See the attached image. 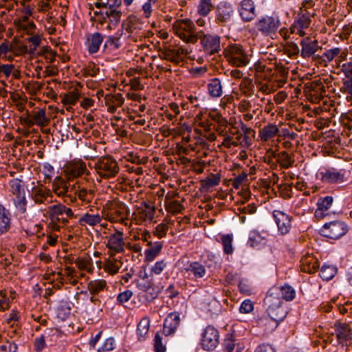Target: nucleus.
Segmentation results:
<instances>
[{
	"label": "nucleus",
	"mask_w": 352,
	"mask_h": 352,
	"mask_svg": "<svg viewBox=\"0 0 352 352\" xmlns=\"http://www.w3.org/2000/svg\"><path fill=\"white\" fill-rule=\"evenodd\" d=\"M333 334H336L339 344H347L352 340L351 329L346 323H336Z\"/></svg>",
	"instance_id": "17"
},
{
	"label": "nucleus",
	"mask_w": 352,
	"mask_h": 352,
	"mask_svg": "<svg viewBox=\"0 0 352 352\" xmlns=\"http://www.w3.org/2000/svg\"><path fill=\"white\" fill-rule=\"evenodd\" d=\"M190 268L195 276L197 277L201 278L206 274L204 266L197 262L191 263Z\"/></svg>",
	"instance_id": "58"
},
{
	"label": "nucleus",
	"mask_w": 352,
	"mask_h": 352,
	"mask_svg": "<svg viewBox=\"0 0 352 352\" xmlns=\"http://www.w3.org/2000/svg\"><path fill=\"white\" fill-rule=\"evenodd\" d=\"M284 54L289 57L297 56L300 54V49L298 45L294 41H287L283 47Z\"/></svg>",
	"instance_id": "48"
},
{
	"label": "nucleus",
	"mask_w": 352,
	"mask_h": 352,
	"mask_svg": "<svg viewBox=\"0 0 352 352\" xmlns=\"http://www.w3.org/2000/svg\"><path fill=\"white\" fill-rule=\"evenodd\" d=\"M122 265V263L120 260L109 258L107 259L104 265V270L111 275L117 274Z\"/></svg>",
	"instance_id": "34"
},
{
	"label": "nucleus",
	"mask_w": 352,
	"mask_h": 352,
	"mask_svg": "<svg viewBox=\"0 0 352 352\" xmlns=\"http://www.w3.org/2000/svg\"><path fill=\"white\" fill-rule=\"evenodd\" d=\"M341 51L342 50L340 47H335L326 50L324 52V56L326 60V63H327L329 62L332 61L336 56H338L340 54Z\"/></svg>",
	"instance_id": "59"
},
{
	"label": "nucleus",
	"mask_w": 352,
	"mask_h": 352,
	"mask_svg": "<svg viewBox=\"0 0 352 352\" xmlns=\"http://www.w3.org/2000/svg\"><path fill=\"white\" fill-rule=\"evenodd\" d=\"M349 232V226L343 221L335 220L324 223L320 230L324 237L338 240Z\"/></svg>",
	"instance_id": "4"
},
{
	"label": "nucleus",
	"mask_w": 352,
	"mask_h": 352,
	"mask_svg": "<svg viewBox=\"0 0 352 352\" xmlns=\"http://www.w3.org/2000/svg\"><path fill=\"white\" fill-rule=\"evenodd\" d=\"M12 228L11 211L0 203V236L6 234Z\"/></svg>",
	"instance_id": "18"
},
{
	"label": "nucleus",
	"mask_w": 352,
	"mask_h": 352,
	"mask_svg": "<svg viewBox=\"0 0 352 352\" xmlns=\"http://www.w3.org/2000/svg\"><path fill=\"white\" fill-rule=\"evenodd\" d=\"M254 310V304L249 300H245L241 305L239 311L242 314H250Z\"/></svg>",
	"instance_id": "62"
},
{
	"label": "nucleus",
	"mask_w": 352,
	"mask_h": 352,
	"mask_svg": "<svg viewBox=\"0 0 352 352\" xmlns=\"http://www.w3.org/2000/svg\"><path fill=\"white\" fill-rule=\"evenodd\" d=\"M222 244L223 246V251L226 254H230L233 252L232 248V235L226 234L223 235L221 238Z\"/></svg>",
	"instance_id": "54"
},
{
	"label": "nucleus",
	"mask_w": 352,
	"mask_h": 352,
	"mask_svg": "<svg viewBox=\"0 0 352 352\" xmlns=\"http://www.w3.org/2000/svg\"><path fill=\"white\" fill-rule=\"evenodd\" d=\"M102 219L98 214H91L89 213L84 214L78 220V223L81 226H85L86 224L94 226L100 223Z\"/></svg>",
	"instance_id": "35"
},
{
	"label": "nucleus",
	"mask_w": 352,
	"mask_h": 352,
	"mask_svg": "<svg viewBox=\"0 0 352 352\" xmlns=\"http://www.w3.org/2000/svg\"><path fill=\"white\" fill-rule=\"evenodd\" d=\"M273 218L278 228V232L281 235L289 233L292 228V217L280 210H274Z\"/></svg>",
	"instance_id": "13"
},
{
	"label": "nucleus",
	"mask_w": 352,
	"mask_h": 352,
	"mask_svg": "<svg viewBox=\"0 0 352 352\" xmlns=\"http://www.w3.org/2000/svg\"><path fill=\"white\" fill-rule=\"evenodd\" d=\"M71 307L66 301H61L56 309V314L62 320L67 319L71 314Z\"/></svg>",
	"instance_id": "42"
},
{
	"label": "nucleus",
	"mask_w": 352,
	"mask_h": 352,
	"mask_svg": "<svg viewBox=\"0 0 352 352\" xmlns=\"http://www.w3.org/2000/svg\"><path fill=\"white\" fill-rule=\"evenodd\" d=\"M107 248L109 250L114 252L120 253L124 251V245L123 232L120 230H116L114 233L110 234L106 237Z\"/></svg>",
	"instance_id": "14"
},
{
	"label": "nucleus",
	"mask_w": 352,
	"mask_h": 352,
	"mask_svg": "<svg viewBox=\"0 0 352 352\" xmlns=\"http://www.w3.org/2000/svg\"><path fill=\"white\" fill-rule=\"evenodd\" d=\"M162 249L160 243H157L145 250V258L147 261H153Z\"/></svg>",
	"instance_id": "53"
},
{
	"label": "nucleus",
	"mask_w": 352,
	"mask_h": 352,
	"mask_svg": "<svg viewBox=\"0 0 352 352\" xmlns=\"http://www.w3.org/2000/svg\"><path fill=\"white\" fill-rule=\"evenodd\" d=\"M277 289L278 295L281 294V300L285 299L287 301L292 300L295 298L296 292L294 289L290 285H284L280 288L274 287Z\"/></svg>",
	"instance_id": "41"
},
{
	"label": "nucleus",
	"mask_w": 352,
	"mask_h": 352,
	"mask_svg": "<svg viewBox=\"0 0 352 352\" xmlns=\"http://www.w3.org/2000/svg\"><path fill=\"white\" fill-rule=\"evenodd\" d=\"M153 349L155 352H165L166 344L160 332H157L153 339Z\"/></svg>",
	"instance_id": "50"
},
{
	"label": "nucleus",
	"mask_w": 352,
	"mask_h": 352,
	"mask_svg": "<svg viewBox=\"0 0 352 352\" xmlns=\"http://www.w3.org/2000/svg\"><path fill=\"white\" fill-rule=\"evenodd\" d=\"M11 192L15 197L25 195L23 181L19 179H13L10 182Z\"/></svg>",
	"instance_id": "45"
},
{
	"label": "nucleus",
	"mask_w": 352,
	"mask_h": 352,
	"mask_svg": "<svg viewBox=\"0 0 352 352\" xmlns=\"http://www.w3.org/2000/svg\"><path fill=\"white\" fill-rule=\"evenodd\" d=\"M95 192L93 189L87 190L85 188H80L78 190L74 192V195H77L78 198L83 202L90 203L94 197Z\"/></svg>",
	"instance_id": "40"
},
{
	"label": "nucleus",
	"mask_w": 352,
	"mask_h": 352,
	"mask_svg": "<svg viewBox=\"0 0 352 352\" xmlns=\"http://www.w3.org/2000/svg\"><path fill=\"white\" fill-rule=\"evenodd\" d=\"M345 170L334 167L324 168L320 172V180L327 184H342L346 182Z\"/></svg>",
	"instance_id": "8"
},
{
	"label": "nucleus",
	"mask_w": 352,
	"mask_h": 352,
	"mask_svg": "<svg viewBox=\"0 0 352 352\" xmlns=\"http://www.w3.org/2000/svg\"><path fill=\"white\" fill-rule=\"evenodd\" d=\"M170 189L162 188L159 192V195L165 196L164 200V206L167 212V215L164 222L157 226V230L166 234H173L175 231L174 221L170 215L175 217L176 214V188L174 184L168 183L167 184Z\"/></svg>",
	"instance_id": "1"
},
{
	"label": "nucleus",
	"mask_w": 352,
	"mask_h": 352,
	"mask_svg": "<svg viewBox=\"0 0 352 352\" xmlns=\"http://www.w3.org/2000/svg\"><path fill=\"white\" fill-rule=\"evenodd\" d=\"M18 346L14 341L10 342L7 340L6 344L0 346V352H16Z\"/></svg>",
	"instance_id": "61"
},
{
	"label": "nucleus",
	"mask_w": 352,
	"mask_h": 352,
	"mask_svg": "<svg viewBox=\"0 0 352 352\" xmlns=\"http://www.w3.org/2000/svg\"><path fill=\"white\" fill-rule=\"evenodd\" d=\"M32 118L36 124L40 126H47L50 121L46 116L45 109H39L37 111L33 112Z\"/></svg>",
	"instance_id": "44"
},
{
	"label": "nucleus",
	"mask_w": 352,
	"mask_h": 352,
	"mask_svg": "<svg viewBox=\"0 0 352 352\" xmlns=\"http://www.w3.org/2000/svg\"><path fill=\"white\" fill-rule=\"evenodd\" d=\"M219 342V331L212 326H208L205 329L201 338L202 348L206 351L214 350Z\"/></svg>",
	"instance_id": "11"
},
{
	"label": "nucleus",
	"mask_w": 352,
	"mask_h": 352,
	"mask_svg": "<svg viewBox=\"0 0 352 352\" xmlns=\"http://www.w3.org/2000/svg\"><path fill=\"white\" fill-rule=\"evenodd\" d=\"M308 1H305L302 3V8H300V11L296 17L294 24V28H308L311 24V18L314 16V13H311L307 9H304L303 8L305 6L306 3H307Z\"/></svg>",
	"instance_id": "20"
},
{
	"label": "nucleus",
	"mask_w": 352,
	"mask_h": 352,
	"mask_svg": "<svg viewBox=\"0 0 352 352\" xmlns=\"http://www.w3.org/2000/svg\"><path fill=\"white\" fill-rule=\"evenodd\" d=\"M176 330V314L171 312L164 322L163 334L165 336L174 335Z\"/></svg>",
	"instance_id": "30"
},
{
	"label": "nucleus",
	"mask_w": 352,
	"mask_h": 352,
	"mask_svg": "<svg viewBox=\"0 0 352 352\" xmlns=\"http://www.w3.org/2000/svg\"><path fill=\"white\" fill-rule=\"evenodd\" d=\"M336 273V267L331 265H324L320 269V276L323 280H329L334 277Z\"/></svg>",
	"instance_id": "43"
},
{
	"label": "nucleus",
	"mask_w": 352,
	"mask_h": 352,
	"mask_svg": "<svg viewBox=\"0 0 352 352\" xmlns=\"http://www.w3.org/2000/svg\"><path fill=\"white\" fill-rule=\"evenodd\" d=\"M98 174L104 178L113 177L118 173V166L112 157H103L96 164Z\"/></svg>",
	"instance_id": "9"
},
{
	"label": "nucleus",
	"mask_w": 352,
	"mask_h": 352,
	"mask_svg": "<svg viewBox=\"0 0 352 352\" xmlns=\"http://www.w3.org/2000/svg\"><path fill=\"white\" fill-rule=\"evenodd\" d=\"M104 36L100 32L91 34L87 38L86 45L90 54L97 53L103 42Z\"/></svg>",
	"instance_id": "25"
},
{
	"label": "nucleus",
	"mask_w": 352,
	"mask_h": 352,
	"mask_svg": "<svg viewBox=\"0 0 352 352\" xmlns=\"http://www.w3.org/2000/svg\"><path fill=\"white\" fill-rule=\"evenodd\" d=\"M121 46L120 38L119 36H108L102 46L104 53L110 54L111 52L119 49Z\"/></svg>",
	"instance_id": "28"
},
{
	"label": "nucleus",
	"mask_w": 352,
	"mask_h": 352,
	"mask_svg": "<svg viewBox=\"0 0 352 352\" xmlns=\"http://www.w3.org/2000/svg\"><path fill=\"white\" fill-rule=\"evenodd\" d=\"M183 116L181 117L180 121H182ZM192 120L184 121V122H177V138H182V143L177 142V164H186L190 160L184 156H179L182 153L188 154L192 151V148L190 145L186 146L185 143L188 142L190 139Z\"/></svg>",
	"instance_id": "3"
},
{
	"label": "nucleus",
	"mask_w": 352,
	"mask_h": 352,
	"mask_svg": "<svg viewBox=\"0 0 352 352\" xmlns=\"http://www.w3.org/2000/svg\"><path fill=\"white\" fill-rule=\"evenodd\" d=\"M29 196L36 204L50 203L52 200L48 201L47 199L53 197L52 190L40 182H38L37 185L32 188L31 190L29 191Z\"/></svg>",
	"instance_id": "12"
},
{
	"label": "nucleus",
	"mask_w": 352,
	"mask_h": 352,
	"mask_svg": "<svg viewBox=\"0 0 352 352\" xmlns=\"http://www.w3.org/2000/svg\"><path fill=\"white\" fill-rule=\"evenodd\" d=\"M243 21H250L256 16L255 6L252 0H243L239 10Z\"/></svg>",
	"instance_id": "22"
},
{
	"label": "nucleus",
	"mask_w": 352,
	"mask_h": 352,
	"mask_svg": "<svg viewBox=\"0 0 352 352\" xmlns=\"http://www.w3.org/2000/svg\"><path fill=\"white\" fill-rule=\"evenodd\" d=\"M233 9L230 4L226 2L220 3L216 8V23L221 25H225L230 21Z\"/></svg>",
	"instance_id": "15"
},
{
	"label": "nucleus",
	"mask_w": 352,
	"mask_h": 352,
	"mask_svg": "<svg viewBox=\"0 0 352 352\" xmlns=\"http://www.w3.org/2000/svg\"><path fill=\"white\" fill-rule=\"evenodd\" d=\"M38 56H43L47 62L53 63L55 60L56 53L51 51L48 47H43L38 52Z\"/></svg>",
	"instance_id": "57"
},
{
	"label": "nucleus",
	"mask_w": 352,
	"mask_h": 352,
	"mask_svg": "<svg viewBox=\"0 0 352 352\" xmlns=\"http://www.w3.org/2000/svg\"><path fill=\"white\" fill-rule=\"evenodd\" d=\"M122 12L120 10H105V20L108 19L111 25H117L120 21Z\"/></svg>",
	"instance_id": "46"
},
{
	"label": "nucleus",
	"mask_w": 352,
	"mask_h": 352,
	"mask_svg": "<svg viewBox=\"0 0 352 352\" xmlns=\"http://www.w3.org/2000/svg\"><path fill=\"white\" fill-rule=\"evenodd\" d=\"M318 260L311 254L305 255L300 260V269L302 272L313 274L319 269Z\"/></svg>",
	"instance_id": "23"
},
{
	"label": "nucleus",
	"mask_w": 352,
	"mask_h": 352,
	"mask_svg": "<svg viewBox=\"0 0 352 352\" xmlns=\"http://www.w3.org/2000/svg\"><path fill=\"white\" fill-rule=\"evenodd\" d=\"M87 288L90 294L96 296L107 288V283L102 279L91 280L87 285Z\"/></svg>",
	"instance_id": "33"
},
{
	"label": "nucleus",
	"mask_w": 352,
	"mask_h": 352,
	"mask_svg": "<svg viewBox=\"0 0 352 352\" xmlns=\"http://www.w3.org/2000/svg\"><path fill=\"white\" fill-rule=\"evenodd\" d=\"M281 25L279 17L276 15H265L256 22L257 30L265 36H272L276 33Z\"/></svg>",
	"instance_id": "6"
},
{
	"label": "nucleus",
	"mask_w": 352,
	"mask_h": 352,
	"mask_svg": "<svg viewBox=\"0 0 352 352\" xmlns=\"http://www.w3.org/2000/svg\"><path fill=\"white\" fill-rule=\"evenodd\" d=\"M223 350L225 352H241V347L235 336L228 333L226 335L223 342Z\"/></svg>",
	"instance_id": "27"
},
{
	"label": "nucleus",
	"mask_w": 352,
	"mask_h": 352,
	"mask_svg": "<svg viewBox=\"0 0 352 352\" xmlns=\"http://www.w3.org/2000/svg\"><path fill=\"white\" fill-rule=\"evenodd\" d=\"M68 174L70 177H77L83 175L87 170L86 166L83 162H77L71 164L68 168Z\"/></svg>",
	"instance_id": "39"
},
{
	"label": "nucleus",
	"mask_w": 352,
	"mask_h": 352,
	"mask_svg": "<svg viewBox=\"0 0 352 352\" xmlns=\"http://www.w3.org/2000/svg\"><path fill=\"white\" fill-rule=\"evenodd\" d=\"M42 173L45 179H51L54 173V167L50 163H44L43 165Z\"/></svg>",
	"instance_id": "64"
},
{
	"label": "nucleus",
	"mask_w": 352,
	"mask_h": 352,
	"mask_svg": "<svg viewBox=\"0 0 352 352\" xmlns=\"http://www.w3.org/2000/svg\"><path fill=\"white\" fill-rule=\"evenodd\" d=\"M150 327V320L148 317L143 318L138 324L136 332L139 341H144Z\"/></svg>",
	"instance_id": "32"
},
{
	"label": "nucleus",
	"mask_w": 352,
	"mask_h": 352,
	"mask_svg": "<svg viewBox=\"0 0 352 352\" xmlns=\"http://www.w3.org/2000/svg\"><path fill=\"white\" fill-rule=\"evenodd\" d=\"M214 8L212 0H199L197 7V13L204 17L207 16Z\"/></svg>",
	"instance_id": "36"
},
{
	"label": "nucleus",
	"mask_w": 352,
	"mask_h": 352,
	"mask_svg": "<svg viewBox=\"0 0 352 352\" xmlns=\"http://www.w3.org/2000/svg\"><path fill=\"white\" fill-rule=\"evenodd\" d=\"M177 12V37H179L184 43L194 44L197 41L195 34V25L189 19H179L183 17V14L179 16Z\"/></svg>",
	"instance_id": "5"
},
{
	"label": "nucleus",
	"mask_w": 352,
	"mask_h": 352,
	"mask_svg": "<svg viewBox=\"0 0 352 352\" xmlns=\"http://www.w3.org/2000/svg\"><path fill=\"white\" fill-rule=\"evenodd\" d=\"M74 189V184L71 186L68 181L60 176L56 177L52 181V192H54L59 197L68 199L70 202H74L76 199L72 195Z\"/></svg>",
	"instance_id": "7"
},
{
	"label": "nucleus",
	"mask_w": 352,
	"mask_h": 352,
	"mask_svg": "<svg viewBox=\"0 0 352 352\" xmlns=\"http://www.w3.org/2000/svg\"><path fill=\"white\" fill-rule=\"evenodd\" d=\"M277 161L283 168H289L292 166L294 160L291 155L286 151H282L276 155Z\"/></svg>",
	"instance_id": "37"
},
{
	"label": "nucleus",
	"mask_w": 352,
	"mask_h": 352,
	"mask_svg": "<svg viewBox=\"0 0 352 352\" xmlns=\"http://www.w3.org/2000/svg\"><path fill=\"white\" fill-rule=\"evenodd\" d=\"M333 202L332 196L320 197L317 201V209L315 211V216L317 218H323L328 214L327 210L331 208Z\"/></svg>",
	"instance_id": "24"
},
{
	"label": "nucleus",
	"mask_w": 352,
	"mask_h": 352,
	"mask_svg": "<svg viewBox=\"0 0 352 352\" xmlns=\"http://www.w3.org/2000/svg\"><path fill=\"white\" fill-rule=\"evenodd\" d=\"M14 205L20 214H25L27 211L28 201L25 195L15 197L14 199Z\"/></svg>",
	"instance_id": "47"
},
{
	"label": "nucleus",
	"mask_w": 352,
	"mask_h": 352,
	"mask_svg": "<svg viewBox=\"0 0 352 352\" xmlns=\"http://www.w3.org/2000/svg\"><path fill=\"white\" fill-rule=\"evenodd\" d=\"M279 132L278 127L274 124H268L259 131L261 140L267 142L275 137Z\"/></svg>",
	"instance_id": "31"
},
{
	"label": "nucleus",
	"mask_w": 352,
	"mask_h": 352,
	"mask_svg": "<svg viewBox=\"0 0 352 352\" xmlns=\"http://www.w3.org/2000/svg\"><path fill=\"white\" fill-rule=\"evenodd\" d=\"M116 344L113 337L107 338L97 351L98 352H108L113 351L116 348Z\"/></svg>",
	"instance_id": "52"
},
{
	"label": "nucleus",
	"mask_w": 352,
	"mask_h": 352,
	"mask_svg": "<svg viewBox=\"0 0 352 352\" xmlns=\"http://www.w3.org/2000/svg\"><path fill=\"white\" fill-rule=\"evenodd\" d=\"M278 324V322L274 320L267 314L256 320V325L263 329L265 332H271L274 331L277 328Z\"/></svg>",
	"instance_id": "26"
},
{
	"label": "nucleus",
	"mask_w": 352,
	"mask_h": 352,
	"mask_svg": "<svg viewBox=\"0 0 352 352\" xmlns=\"http://www.w3.org/2000/svg\"><path fill=\"white\" fill-rule=\"evenodd\" d=\"M27 41L29 43H31V44L30 45L29 53L32 55H34L36 54L37 47H38L41 44L40 35H33L32 36L28 38Z\"/></svg>",
	"instance_id": "55"
},
{
	"label": "nucleus",
	"mask_w": 352,
	"mask_h": 352,
	"mask_svg": "<svg viewBox=\"0 0 352 352\" xmlns=\"http://www.w3.org/2000/svg\"><path fill=\"white\" fill-rule=\"evenodd\" d=\"M267 305L266 314L279 323L283 321L287 315V309L283 304L280 297L278 296L277 289H270L264 300Z\"/></svg>",
	"instance_id": "2"
},
{
	"label": "nucleus",
	"mask_w": 352,
	"mask_h": 352,
	"mask_svg": "<svg viewBox=\"0 0 352 352\" xmlns=\"http://www.w3.org/2000/svg\"><path fill=\"white\" fill-rule=\"evenodd\" d=\"M133 295V292L129 289L120 293L116 298L117 303L123 305L128 302L132 298Z\"/></svg>",
	"instance_id": "60"
},
{
	"label": "nucleus",
	"mask_w": 352,
	"mask_h": 352,
	"mask_svg": "<svg viewBox=\"0 0 352 352\" xmlns=\"http://www.w3.org/2000/svg\"><path fill=\"white\" fill-rule=\"evenodd\" d=\"M142 272H140V274H142ZM140 276L142 277V280H138L136 282V286L138 288L139 290L142 292H147L151 288V284L150 283L145 280L147 278L146 272H144V275L140 274Z\"/></svg>",
	"instance_id": "56"
},
{
	"label": "nucleus",
	"mask_w": 352,
	"mask_h": 352,
	"mask_svg": "<svg viewBox=\"0 0 352 352\" xmlns=\"http://www.w3.org/2000/svg\"><path fill=\"white\" fill-rule=\"evenodd\" d=\"M47 212L52 221H54L56 218L58 219L63 215L70 218L74 217L72 210L60 203L50 206Z\"/></svg>",
	"instance_id": "19"
},
{
	"label": "nucleus",
	"mask_w": 352,
	"mask_h": 352,
	"mask_svg": "<svg viewBox=\"0 0 352 352\" xmlns=\"http://www.w3.org/2000/svg\"><path fill=\"white\" fill-rule=\"evenodd\" d=\"M207 88L209 95L212 98H219L223 95V86L217 78L210 80Z\"/></svg>",
	"instance_id": "29"
},
{
	"label": "nucleus",
	"mask_w": 352,
	"mask_h": 352,
	"mask_svg": "<svg viewBox=\"0 0 352 352\" xmlns=\"http://www.w3.org/2000/svg\"><path fill=\"white\" fill-rule=\"evenodd\" d=\"M204 51L212 55L218 53L220 48V37L217 35L204 34L201 38Z\"/></svg>",
	"instance_id": "16"
},
{
	"label": "nucleus",
	"mask_w": 352,
	"mask_h": 352,
	"mask_svg": "<svg viewBox=\"0 0 352 352\" xmlns=\"http://www.w3.org/2000/svg\"><path fill=\"white\" fill-rule=\"evenodd\" d=\"M240 90L245 96H252L254 94V85L252 80L249 78H243L240 84Z\"/></svg>",
	"instance_id": "38"
},
{
	"label": "nucleus",
	"mask_w": 352,
	"mask_h": 352,
	"mask_svg": "<svg viewBox=\"0 0 352 352\" xmlns=\"http://www.w3.org/2000/svg\"><path fill=\"white\" fill-rule=\"evenodd\" d=\"M300 45L302 47L300 56L303 58H310L312 55H314V53H316L318 49L320 48L318 41L312 40L310 37L303 38L300 41Z\"/></svg>",
	"instance_id": "21"
},
{
	"label": "nucleus",
	"mask_w": 352,
	"mask_h": 352,
	"mask_svg": "<svg viewBox=\"0 0 352 352\" xmlns=\"http://www.w3.org/2000/svg\"><path fill=\"white\" fill-rule=\"evenodd\" d=\"M228 62L236 67H243L249 63L248 56L239 45H231L226 54Z\"/></svg>",
	"instance_id": "10"
},
{
	"label": "nucleus",
	"mask_w": 352,
	"mask_h": 352,
	"mask_svg": "<svg viewBox=\"0 0 352 352\" xmlns=\"http://www.w3.org/2000/svg\"><path fill=\"white\" fill-rule=\"evenodd\" d=\"M34 346L36 352H41L45 348L46 344L44 336L41 335L35 338Z\"/></svg>",
	"instance_id": "63"
},
{
	"label": "nucleus",
	"mask_w": 352,
	"mask_h": 352,
	"mask_svg": "<svg viewBox=\"0 0 352 352\" xmlns=\"http://www.w3.org/2000/svg\"><path fill=\"white\" fill-rule=\"evenodd\" d=\"M80 94L76 90H74L64 95L62 102L65 104L74 105L79 99Z\"/></svg>",
	"instance_id": "49"
},
{
	"label": "nucleus",
	"mask_w": 352,
	"mask_h": 352,
	"mask_svg": "<svg viewBox=\"0 0 352 352\" xmlns=\"http://www.w3.org/2000/svg\"><path fill=\"white\" fill-rule=\"evenodd\" d=\"M99 6H102L101 8L105 10H118L122 3V0H100Z\"/></svg>",
	"instance_id": "51"
}]
</instances>
